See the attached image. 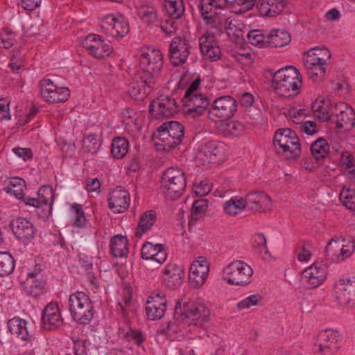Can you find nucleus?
Segmentation results:
<instances>
[{"instance_id":"nucleus-38","label":"nucleus","mask_w":355,"mask_h":355,"mask_svg":"<svg viewBox=\"0 0 355 355\" xmlns=\"http://www.w3.org/2000/svg\"><path fill=\"white\" fill-rule=\"evenodd\" d=\"M157 218L155 211L149 210L144 213L140 217L139 224L135 232L137 237H141L146 231L154 225Z\"/></svg>"},{"instance_id":"nucleus-58","label":"nucleus","mask_w":355,"mask_h":355,"mask_svg":"<svg viewBox=\"0 0 355 355\" xmlns=\"http://www.w3.org/2000/svg\"><path fill=\"white\" fill-rule=\"evenodd\" d=\"M340 164L345 169L349 170V174L355 177V159L349 152L343 153L340 157Z\"/></svg>"},{"instance_id":"nucleus-37","label":"nucleus","mask_w":355,"mask_h":355,"mask_svg":"<svg viewBox=\"0 0 355 355\" xmlns=\"http://www.w3.org/2000/svg\"><path fill=\"white\" fill-rule=\"evenodd\" d=\"M247 207L245 198L232 197L223 205L225 213L230 216L240 214Z\"/></svg>"},{"instance_id":"nucleus-56","label":"nucleus","mask_w":355,"mask_h":355,"mask_svg":"<svg viewBox=\"0 0 355 355\" xmlns=\"http://www.w3.org/2000/svg\"><path fill=\"white\" fill-rule=\"evenodd\" d=\"M340 200L347 209H355V191L354 190L343 189L340 193Z\"/></svg>"},{"instance_id":"nucleus-41","label":"nucleus","mask_w":355,"mask_h":355,"mask_svg":"<svg viewBox=\"0 0 355 355\" xmlns=\"http://www.w3.org/2000/svg\"><path fill=\"white\" fill-rule=\"evenodd\" d=\"M254 249L263 260L270 261L272 259V257L267 247L266 239L263 234H257L255 235Z\"/></svg>"},{"instance_id":"nucleus-59","label":"nucleus","mask_w":355,"mask_h":355,"mask_svg":"<svg viewBox=\"0 0 355 355\" xmlns=\"http://www.w3.org/2000/svg\"><path fill=\"white\" fill-rule=\"evenodd\" d=\"M261 300V296L259 294L250 295L239 302L236 304V308L239 310L249 309L252 306L257 305Z\"/></svg>"},{"instance_id":"nucleus-49","label":"nucleus","mask_w":355,"mask_h":355,"mask_svg":"<svg viewBox=\"0 0 355 355\" xmlns=\"http://www.w3.org/2000/svg\"><path fill=\"white\" fill-rule=\"evenodd\" d=\"M15 261L12 255L6 252H0V276L10 275L14 270Z\"/></svg>"},{"instance_id":"nucleus-52","label":"nucleus","mask_w":355,"mask_h":355,"mask_svg":"<svg viewBox=\"0 0 355 355\" xmlns=\"http://www.w3.org/2000/svg\"><path fill=\"white\" fill-rule=\"evenodd\" d=\"M84 152L92 155L97 153L100 148V141L96 134H89L83 141Z\"/></svg>"},{"instance_id":"nucleus-63","label":"nucleus","mask_w":355,"mask_h":355,"mask_svg":"<svg viewBox=\"0 0 355 355\" xmlns=\"http://www.w3.org/2000/svg\"><path fill=\"white\" fill-rule=\"evenodd\" d=\"M101 38L97 35H89L83 42V46L90 53L94 49H98Z\"/></svg>"},{"instance_id":"nucleus-61","label":"nucleus","mask_w":355,"mask_h":355,"mask_svg":"<svg viewBox=\"0 0 355 355\" xmlns=\"http://www.w3.org/2000/svg\"><path fill=\"white\" fill-rule=\"evenodd\" d=\"M193 190L196 196H205L211 191V184L207 180H202L193 184Z\"/></svg>"},{"instance_id":"nucleus-20","label":"nucleus","mask_w":355,"mask_h":355,"mask_svg":"<svg viewBox=\"0 0 355 355\" xmlns=\"http://www.w3.org/2000/svg\"><path fill=\"white\" fill-rule=\"evenodd\" d=\"M8 328L13 336L26 342V344L33 345L37 343V338L35 334L28 329L26 320L13 318L8 321Z\"/></svg>"},{"instance_id":"nucleus-55","label":"nucleus","mask_w":355,"mask_h":355,"mask_svg":"<svg viewBox=\"0 0 355 355\" xmlns=\"http://www.w3.org/2000/svg\"><path fill=\"white\" fill-rule=\"evenodd\" d=\"M199 45L201 51L206 49L209 50L213 49L214 46H219L217 41L215 40L214 33H210L209 31H207L200 37L199 40Z\"/></svg>"},{"instance_id":"nucleus-25","label":"nucleus","mask_w":355,"mask_h":355,"mask_svg":"<svg viewBox=\"0 0 355 355\" xmlns=\"http://www.w3.org/2000/svg\"><path fill=\"white\" fill-rule=\"evenodd\" d=\"M44 328L46 330H54L62 327L64 319L57 303L51 302L46 306L42 313Z\"/></svg>"},{"instance_id":"nucleus-34","label":"nucleus","mask_w":355,"mask_h":355,"mask_svg":"<svg viewBox=\"0 0 355 355\" xmlns=\"http://www.w3.org/2000/svg\"><path fill=\"white\" fill-rule=\"evenodd\" d=\"M200 10L206 24L210 28L214 29L211 33H214V35L219 33L223 26V23L225 19L224 16L211 10V8H210V9L200 8ZM209 32L211 33V31Z\"/></svg>"},{"instance_id":"nucleus-21","label":"nucleus","mask_w":355,"mask_h":355,"mask_svg":"<svg viewBox=\"0 0 355 355\" xmlns=\"http://www.w3.org/2000/svg\"><path fill=\"white\" fill-rule=\"evenodd\" d=\"M166 310L165 295L159 291L154 292L148 297L146 304V313L152 320L161 319Z\"/></svg>"},{"instance_id":"nucleus-9","label":"nucleus","mask_w":355,"mask_h":355,"mask_svg":"<svg viewBox=\"0 0 355 355\" xmlns=\"http://www.w3.org/2000/svg\"><path fill=\"white\" fill-rule=\"evenodd\" d=\"M53 200V192L51 187L42 186L37 192V198L26 197L24 199L26 205L37 208L38 215L42 218H47L51 214Z\"/></svg>"},{"instance_id":"nucleus-1","label":"nucleus","mask_w":355,"mask_h":355,"mask_svg":"<svg viewBox=\"0 0 355 355\" xmlns=\"http://www.w3.org/2000/svg\"><path fill=\"white\" fill-rule=\"evenodd\" d=\"M302 85L301 74L293 66L278 70L272 77V87L280 96L289 98L297 96Z\"/></svg>"},{"instance_id":"nucleus-24","label":"nucleus","mask_w":355,"mask_h":355,"mask_svg":"<svg viewBox=\"0 0 355 355\" xmlns=\"http://www.w3.org/2000/svg\"><path fill=\"white\" fill-rule=\"evenodd\" d=\"M354 245L351 241H346L345 239L340 241L338 238L331 239L326 247V251L329 254L336 257V261L344 260L349 257L354 252Z\"/></svg>"},{"instance_id":"nucleus-12","label":"nucleus","mask_w":355,"mask_h":355,"mask_svg":"<svg viewBox=\"0 0 355 355\" xmlns=\"http://www.w3.org/2000/svg\"><path fill=\"white\" fill-rule=\"evenodd\" d=\"M224 154V147L220 143L209 141L203 144L196 153L198 164L206 165L220 161Z\"/></svg>"},{"instance_id":"nucleus-45","label":"nucleus","mask_w":355,"mask_h":355,"mask_svg":"<svg viewBox=\"0 0 355 355\" xmlns=\"http://www.w3.org/2000/svg\"><path fill=\"white\" fill-rule=\"evenodd\" d=\"M128 142L123 137H116L113 139L111 153L116 159L123 158L128 151Z\"/></svg>"},{"instance_id":"nucleus-46","label":"nucleus","mask_w":355,"mask_h":355,"mask_svg":"<svg viewBox=\"0 0 355 355\" xmlns=\"http://www.w3.org/2000/svg\"><path fill=\"white\" fill-rule=\"evenodd\" d=\"M165 9L171 17L179 19L184 12L182 0H164Z\"/></svg>"},{"instance_id":"nucleus-27","label":"nucleus","mask_w":355,"mask_h":355,"mask_svg":"<svg viewBox=\"0 0 355 355\" xmlns=\"http://www.w3.org/2000/svg\"><path fill=\"white\" fill-rule=\"evenodd\" d=\"M183 268L176 263L167 264L162 270V279L164 284L170 288L179 287L184 279Z\"/></svg>"},{"instance_id":"nucleus-44","label":"nucleus","mask_w":355,"mask_h":355,"mask_svg":"<svg viewBox=\"0 0 355 355\" xmlns=\"http://www.w3.org/2000/svg\"><path fill=\"white\" fill-rule=\"evenodd\" d=\"M305 67L309 78L313 81H318L321 80L325 73L326 63H310L308 60H305Z\"/></svg>"},{"instance_id":"nucleus-51","label":"nucleus","mask_w":355,"mask_h":355,"mask_svg":"<svg viewBox=\"0 0 355 355\" xmlns=\"http://www.w3.org/2000/svg\"><path fill=\"white\" fill-rule=\"evenodd\" d=\"M223 25L229 37H234L236 40L243 38V32L241 28L238 21L231 17L225 18Z\"/></svg>"},{"instance_id":"nucleus-7","label":"nucleus","mask_w":355,"mask_h":355,"mask_svg":"<svg viewBox=\"0 0 355 355\" xmlns=\"http://www.w3.org/2000/svg\"><path fill=\"white\" fill-rule=\"evenodd\" d=\"M139 64V70L137 73L157 80V76L164 64L163 55L157 49H144L140 53Z\"/></svg>"},{"instance_id":"nucleus-8","label":"nucleus","mask_w":355,"mask_h":355,"mask_svg":"<svg viewBox=\"0 0 355 355\" xmlns=\"http://www.w3.org/2000/svg\"><path fill=\"white\" fill-rule=\"evenodd\" d=\"M340 349L338 331L327 329L318 333L313 345L314 355H335Z\"/></svg>"},{"instance_id":"nucleus-14","label":"nucleus","mask_w":355,"mask_h":355,"mask_svg":"<svg viewBox=\"0 0 355 355\" xmlns=\"http://www.w3.org/2000/svg\"><path fill=\"white\" fill-rule=\"evenodd\" d=\"M40 90L42 98L51 103L64 102L69 96V90L67 87H58L49 79L41 81Z\"/></svg>"},{"instance_id":"nucleus-39","label":"nucleus","mask_w":355,"mask_h":355,"mask_svg":"<svg viewBox=\"0 0 355 355\" xmlns=\"http://www.w3.org/2000/svg\"><path fill=\"white\" fill-rule=\"evenodd\" d=\"M331 53L325 47H315L310 49L305 58L306 60L311 63H326L329 60Z\"/></svg>"},{"instance_id":"nucleus-48","label":"nucleus","mask_w":355,"mask_h":355,"mask_svg":"<svg viewBox=\"0 0 355 355\" xmlns=\"http://www.w3.org/2000/svg\"><path fill=\"white\" fill-rule=\"evenodd\" d=\"M26 188L25 182L19 178L11 179L6 186L7 191L14 195L17 198L21 199L24 196V189Z\"/></svg>"},{"instance_id":"nucleus-40","label":"nucleus","mask_w":355,"mask_h":355,"mask_svg":"<svg viewBox=\"0 0 355 355\" xmlns=\"http://www.w3.org/2000/svg\"><path fill=\"white\" fill-rule=\"evenodd\" d=\"M110 249L113 256L122 257L128 253V240L122 236H115L110 241Z\"/></svg>"},{"instance_id":"nucleus-11","label":"nucleus","mask_w":355,"mask_h":355,"mask_svg":"<svg viewBox=\"0 0 355 355\" xmlns=\"http://www.w3.org/2000/svg\"><path fill=\"white\" fill-rule=\"evenodd\" d=\"M149 112L154 119L167 118L178 112V105L173 98L160 96L150 103Z\"/></svg>"},{"instance_id":"nucleus-13","label":"nucleus","mask_w":355,"mask_h":355,"mask_svg":"<svg viewBox=\"0 0 355 355\" xmlns=\"http://www.w3.org/2000/svg\"><path fill=\"white\" fill-rule=\"evenodd\" d=\"M137 73L130 84L129 94L137 101H143L154 87L156 80Z\"/></svg>"},{"instance_id":"nucleus-33","label":"nucleus","mask_w":355,"mask_h":355,"mask_svg":"<svg viewBox=\"0 0 355 355\" xmlns=\"http://www.w3.org/2000/svg\"><path fill=\"white\" fill-rule=\"evenodd\" d=\"M285 0H259L257 8L261 15L275 17L284 8Z\"/></svg>"},{"instance_id":"nucleus-19","label":"nucleus","mask_w":355,"mask_h":355,"mask_svg":"<svg viewBox=\"0 0 355 355\" xmlns=\"http://www.w3.org/2000/svg\"><path fill=\"white\" fill-rule=\"evenodd\" d=\"M183 320L189 325L202 326L207 321L209 311L201 304L189 303L184 306Z\"/></svg>"},{"instance_id":"nucleus-22","label":"nucleus","mask_w":355,"mask_h":355,"mask_svg":"<svg viewBox=\"0 0 355 355\" xmlns=\"http://www.w3.org/2000/svg\"><path fill=\"white\" fill-rule=\"evenodd\" d=\"M189 49L190 45L185 39L174 38L169 49L171 63L174 66L185 63L190 53Z\"/></svg>"},{"instance_id":"nucleus-29","label":"nucleus","mask_w":355,"mask_h":355,"mask_svg":"<svg viewBox=\"0 0 355 355\" xmlns=\"http://www.w3.org/2000/svg\"><path fill=\"white\" fill-rule=\"evenodd\" d=\"M11 228L16 237L26 243L31 240L35 236L33 225L24 218H18L11 222Z\"/></svg>"},{"instance_id":"nucleus-28","label":"nucleus","mask_w":355,"mask_h":355,"mask_svg":"<svg viewBox=\"0 0 355 355\" xmlns=\"http://www.w3.org/2000/svg\"><path fill=\"white\" fill-rule=\"evenodd\" d=\"M109 207L115 213H122L130 205V196L128 191L121 187H116L109 194Z\"/></svg>"},{"instance_id":"nucleus-47","label":"nucleus","mask_w":355,"mask_h":355,"mask_svg":"<svg viewBox=\"0 0 355 355\" xmlns=\"http://www.w3.org/2000/svg\"><path fill=\"white\" fill-rule=\"evenodd\" d=\"M208 207V204L206 200L200 199L193 202L191 219L189 220V224L191 225L201 218L205 214Z\"/></svg>"},{"instance_id":"nucleus-5","label":"nucleus","mask_w":355,"mask_h":355,"mask_svg":"<svg viewBox=\"0 0 355 355\" xmlns=\"http://www.w3.org/2000/svg\"><path fill=\"white\" fill-rule=\"evenodd\" d=\"M184 135V128L182 124L173 121L162 123L154 135L161 142L157 143V145L162 146L165 151H169L178 146L182 142Z\"/></svg>"},{"instance_id":"nucleus-4","label":"nucleus","mask_w":355,"mask_h":355,"mask_svg":"<svg viewBox=\"0 0 355 355\" xmlns=\"http://www.w3.org/2000/svg\"><path fill=\"white\" fill-rule=\"evenodd\" d=\"M69 310L73 319L81 324H89L94 316L92 302L83 292L78 291L69 296Z\"/></svg>"},{"instance_id":"nucleus-31","label":"nucleus","mask_w":355,"mask_h":355,"mask_svg":"<svg viewBox=\"0 0 355 355\" xmlns=\"http://www.w3.org/2000/svg\"><path fill=\"white\" fill-rule=\"evenodd\" d=\"M141 257L144 259H152L162 263L166 259V253L162 245L146 242L141 248Z\"/></svg>"},{"instance_id":"nucleus-18","label":"nucleus","mask_w":355,"mask_h":355,"mask_svg":"<svg viewBox=\"0 0 355 355\" xmlns=\"http://www.w3.org/2000/svg\"><path fill=\"white\" fill-rule=\"evenodd\" d=\"M245 199L247 207L254 213L267 212L272 207L270 197L263 191H251L245 196Z\"/></svg>"},{"instance_id":"nucleus-60","label":"nucleus","mask_w":355,"mask_h":355,"mask_svg":"<svg viewBox=\"0 0 355 355\" xmlns=\"http://www.w3.org/2000/svg\"><path fill=\"white\" fill-rule=\"evenodd\" d=\"M14 40L15 33L12 31L4 28L0 32V47L9 49L13 45Z\"/></svg>"},{"instance_id":"nucleus-10","label":"nucleus","mask_w":355,"mask_h":355,"mask_svg":"<svg viewBox=\"0 0 355 355\" xmlns=\"http://www.w3.org/2000/svg\"><path fill=\"white\" fill-rule=\"evenodd\" d=\"M103 31L110 37H122L129 31V26L121 15H105L101 22Z\"/></svg>"},{"instance_id":"nucleus-30","label":"nucleus","mask_w":355,"mask_h":355,"mask_svg":"<svg viewBox=\"0 0 355 355\" xmlns=\"http://www.w3.org/2000/svg\"><path fill=\"white\" fill-rule=\"evenodd\" d=\"M187 112L196 113L201 115L208 107L209 100L207 96L202 94H196L189 96H184Z\"/></svg>"},{"instance_id":"nucleus-62","label":"nucleus","mask_w":355,"mask_h":355,"mask_svg":"<svg viewBox=\"0 0 355 355\" xmlns=\"http://www.w3.org/2000/svg\"><path fill=\"white\" fill-rule=\"evenodd\" d=\"M112 52V47L108 44H103L100 40V45H98V49H94V50L89 53L94 58L102 59L108 56Z\"/></svg>"},{"instance_id":"nucleus-36","label":"nucleus","mask_w":355,"mask_h":355,"mask_svg":"<svg viewBox=\"0 0 355 355\" xmlns=\"http://www.w3.org/2000/svg\"><path fill=\"white\" fill-rule=\"evenodd\" d=\"M311 109L314 116L322 121H328L334 114L333 108L324 99H316L312 104Z\"/></svg>"},{"instance_id":"nucleus-57","label":"nucleus","mask_w":355,"mask_h":355,"mask_svg":"<svg viewBox=\"0 0 355 355\" xmlns=\"http://www.w3.org/2000/svg\"><path fill=\"white\" fill-rule=\"evenodd\" d=\"M139 15L141 20L150 25L155 23L157 21V15L153 8L144 6L139 10Z\"/></svg>"},{"instance_id":"nucleus-35","label":"nucleus","mask_w":355,"mask_h":355,"mask_svg":"<svg viewBox=\"0 0 355 355\" xmlns=\"http://www.w3.org/2000/svg\"><path fill=\"white\" fill-rule=\"evenodd\" d=\"M291 42L289 33L284 29L272 30L268 34V47L279 48Z\"/></svg>"},{"instance_id":"nucleus-23","label":"nucleus","mask_w":355,"mask_h":355,"mask_svg":"<svg viewBox=\"0 0 355 355\" xmlns=\"http://www.w3.org/2000/svg\"><path fill=\"white\" fill-rule=\"evenodd\" d=\"M327 276L326 266L320 263H315L306 268L302 272V279L308 288L318 287Z\"/></svg>"},{"instance_id":"nucleus-32","label":"nucleus","mask_w":355,"mask_h":355,"mask_svg":"<svg viewBox=\"0 0 355 355\" xmlns=\"http://www.w3.org/2000/svg\"><path fill=\"white\" fill-rule=\"evenodd\" d=\"M44 287V282L42 275L40 272H30L24 282V291L27 295L32 297L39 296L42 293Z\"/></svg>"},{"instance_id":"nucleus-3","label":"nucleus","mask_w":355,"mask_h":355,"mask_svg":"<svg viewBox=\"0 0 355 355\" xmlns=\"http://www.w3.org/2000/svg\"><path fill=\"white\" fill-rule=\"evenodd\" d=\"M186 187V178L183 171L178 167H170L162 175L161 190L168 200L181 196Z\"/></svg>"},{"instance_id":"nucleus-43","label":"nucleus","mask_w":355,"mask_h":355,"mask_svg":"<svg viewBox=\"0 0 355 355\" xmlns=\"http://www.w3.org/2000/svg\"><path fill=\"white\" fill-rule=\"evenodd\" d=\"M329 150V146L324 139H318L311 146V152L313 157L318 160L325 158Z\"/></svg>"},{"instance_id":"nucleus-17","label":"nucleus","mask_w":355,"mask_h":355,"mask_svg":"<svg viewBox=\"0 0 355 355\" xmlns=\"http://www.w3.org/2000/svg\"><path fill=\"white\" fill-rule=\"evenodd\" d=\"M237 110L236 101L230 96H222L214 101L209 110L211 118L216 116L220 119L232 117Z\"/></svg>"},{"instance_id":"nucleus-64","label":"nucleus","mask_w":355,"mask_h":355,"mask_svg":"<svg viewBox=\"0 0 355 355\" xmlns=\"http://www.w3.org/2000/svg\"><path fill=\"white\" fill-rule=\"evenodd\" d=\"M227 5V0H201L199 8L205 9L224 8Z\"/></svg>"},{"instance_id":"nucleus-54","label":"nucleus","mask_w":355,"mask_h":355,"mask_svg":"<svg viewBox=\"0 0 355 355\" xmlns=\"http://www.w3.org/2000/svg\"><path fill=\"white\" fill-rule=\"evenodd\" d=\"M257 0H234L232 2L233 12L242 14L252 9Z\"/></svg>"},{"instance_id":"nucleus-6","label":"nucleus","mask_w":355,"mask_h":355,"mask_svg":"<svg viewBox=\"0 0 355 355\" xmlns=\"http://www.w3.org/2000/svg\"><path fill=\"white\" fill-rule=\"evenodd\" d=\"M252 268L243 261L236 260L229 263L223 270V279L230 285L245 286L251 281Z\"/></svg>"},{"instance_id":"nucleus-50","label":"nucleus","mask_w":355,"mask_h":355,"mask_svg":"<svg viewBox=\"0 0 355 355\" xmlns=\"http://www.w3.org/2000/svg\"><path fill=\"white\" fill-rule=\"evenodd\" d=\"M248 42L253 46L259 48L268 47V35L263 33L260 30H251L248 33Z\"/></svg>"},{"instance_id":"nucleus-42","label":"nucleus","mask_w":355,"mask_h":355,"mask_svg":"<svg viewBox=\"0 0 355 355\" xmlns=\"http://www.w3.org/2000/svg\"><path fill=\"white\" fill-rule=\"evenodd\" d=\"M220 131L225 136L237 137L244 132L245 127L238 121L223 122L220 124Z\"/></svg>"},{"instance_id":"nucleus-2","label":"nucleus","mask_w":355,"mask_h":355,"mask_svg":"<svg viewBox=\"0 0 355 355\" xmlns=\"http://www.w3.org/2000/svg\"><path fill=\"white\" fill-rule=\"evenodd\" d=\"M273 144L277 153L287 159H295L301 153L299 138L290 128L279 129L274 135Z\"/></svg>"},{"instance_id":"nucleus-53","label":"nucleus","mask_w":355,"mask_h":355,"mask_svg":"<svg viewBox=\"0 0 355 355\" xmlns=\"http://www.w3.org/2000/svg\"><path fill=\"white\" fill-rule=\"evenodd\" d=\"M136 113L132 110H125L122 112V121L127 128L132 130L139 129L138 119L135 117Z\"/></svg>"},{"instance_id":"nucleus-16","label":"nucleus","mask_w":355,"mask_h":355,"mask_svg":"<svg viewBox=\"0 0 355 355\" xmlns=\"http://www.w3.org/2000/svg\"><path fill=\"white\" fill-rule=\"evenodd\" d=\"M209 264L204 257L194 260L189 268V282L192 287L198 288L203 285L208 277Z\"/></svg>"},{"instance_id":"nucleus-26","label":"nucleus","mask_w":355,"mask_h":355,"mask_svg":"<svg viewBox=\"0 0 355 355\" xmlns=\"http://www.w3.org/2000/svg\"><path fill=\"white\" fill-rule=\"evenodd\" d=\"M339 113L336 114V128L340 131H349L355 125V112L346 104L340 103L336 107Z\"/></svg>"},{"instance_id":"nucleus-15","label":"nucleus","mask_w":355,"mask_h":355,"mask_svg":"<svg viewBox=\"0 0 355 355\" xmlns=\"http://www.w3.org/2000/svg\"><path fill=\"white\" fill-rule=\"evenodd\" d=\"M336 299L347 308H355V280L340 279L335 286Z\"/></svg>"}]
</instances>
